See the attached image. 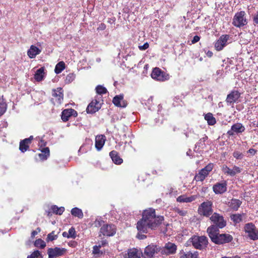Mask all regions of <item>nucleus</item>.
I'll list each match as a JSON object with an SVG mask.
<instances>
[{
    "instance_id": "obj_1",
    "label": "nucleus",
    "mask_w": 258,
    "mask_h": 258,
    "mask_svg": "<svg viewBox=\"0 0 258 258\" xmlns=\"http://www.w3.org/2000/svg\"><path fill=\"white\" fill-rule=\"evenodd\" d=\"M164 220L163 216H156L155 211L153 209L145 210L142 218L137 224V228L139 232L146 233L148 229H155Z\"/></svg>"
},
{
    "instance_id": "obj_2",
    "label": "nucleus",
    "mask_w": 258,
    "mask_h": 258,
    "mask_svg": "<svg viewBox=\"0 0 258 258\" xmlns=\"http://www.w3.org/2000/svg\"><path fill=\"white\" fill-rule=\"evenodd\" d=\"M247 24L246 14L244 11L236 13L233 17L232 24L238 28L244 26Z\"/></svg>"
},
{
    "instance_id": "obj_3",
    "label": "nucleus",
    "mask_w": 258,
    "mask_h": 258,
    "mask_svg": "<svg viewBox=\"0 0 258 258\" xmlns=\"http://www.w3.org/2000/svg\"><path fill=\"white\" fill-rule=\"evenodd\" d=\"M190 242L195 248L199 249L206 247L208 243L207 237L204 236H194L190 238Z\"/></svg>"
},
{
    "instance_id": "obj_4",
    "label": "nucleus",
    "mask_w": 258,
    "mask_h": 258,
    "mask_svg": "<svg viewBox=\"0 0 258 258\" xmlns=\"http://www.w3.org/2000/svg\"><path fill=\"white\" fill-rule=\"evenodd\" d=\"M244 231L246 236L250 239L255 240L258 239V231L252 223L245 224L243 227Z\"/></svg>"
},
{
    "instance_id": "obj_5",
    "label": "nucleus",
    "mask_w": 258,
    "mask_h": 258,
    "mask_svg": "<svg viewBox=\"0 0 258 258\" xmlns=\"http://www.w3.org/2000/svg\"><path fill=\"white\" fill-rule=\"evenodd\" d=\"M212 205L211 201L203 202L198 208L199 214L205 217H209L213 212Z\"/></svg>"
},
{
    "instance_id": "obj_6",
    "label": "nucleus",
    "mask_w": 258,
    "mask_h": 258,
    "mask_svg": "<svg viewBox=\"0 0 258 258\" xmlns=\"http://www.w3.org/2000/svg\"><path fill=\"white\" fill-rule=\"evenodd\" d=\"M177 250L176 245L171 242H167L162 248H160V252L162 255H168L174 254Z\"/></svg>"
},
{
    "instance_id": "obj_7",
    "label": "nucleus",
    "mask_w": 258,
    "mask_h": 258,
    "mask_svg": "<svg viewBox=\"0 0 258 258\" xmlns=\"http://www.w3.org/2000/svg\"><path fill=\"white\" fill-rule=\"evenodd\" d=\"M151 77L157 81H164L169 79V76L158 68H154L151 73Z\"/></svg>"
},
{
    "instance_id": "obj_8",
    "label": "nucleus",
    "mask_w": 258,
    "mask_h": 258,
    "mask_svg": "<svg viewBox=\"0 0 258 258\" xmlns=\"http://www.w3.org/2000/svg\"><path fill=\"white\" fill-rule=\"evenodd\" d=\"M213 164H209L199 172V173L195 176V179L197 181H203L205 179L206 177L209 174V172L213 169Z\"/></svg>"
},
{
    "instance_id": "obj_9",
    "label": "nucleus",
    "mask_w": 258,
    "mask_h": 258,
    "mask_svg": "<svg viewBox=\"0 0 258 258\" xmlns=\"http://www.w3.org/2000/svg\"><path fill=\"white\" fill-rule=\"evenodd\" d=\"M210 220L219 228H222L226 226V222L222 216L214 213L210 218Z\"/></svg>"
},
{
    "instance_id": "obj_10",
    "label": "nucleus",
    "mask_w": 258,
    "mask_h": 258,
    "mask_svg": "<svg viewBox=\"0 0 258 258\" xmlns=\"http://www.w3.org/2000/svg\"><path fill=\"white\" fill-rule=\"evenodd\" d=\"M100 232L104 236H112L116 233V228L112 224H104L100 228Z\"/></svg>"
},
{
    "instance_id": "obj_11",
    "label": "nucleus",
    "mask_w": 258,
    "mask_h": 258,
    "mask_svg": "<svg viewBox=\"0 0 258 258\" xmlns=\"http://www.w3.org/2000/svg\"><path fill=\"white\" fill-rule=\"evenodd\" d=\"M232 240V237L229 234H218L215 238H214L212 240L213 242L216 244H223L230 242Z\"/></svg>"
},
{
    "instance_id": "obj_12",
    "label": "nucleus",
    "mask_w": 258,
    "mask_h": 258,
    "mask_svg": "<svg viewBox=\"0 0 258 258\" xmlns=\"http://www.w3.org/2000/svg\"><path fill=\"white\" fill-rule=\"evenodd\" d=\"M229 38L228 35H222L215 43V48L216 50L220 51L226 45L227 41Z\"/></svg>"
},
{
    "instance_id": "obj_13",
    "label": "nucleus",
    "mask_w": 258,
    "mask_h": 258,
    "mask_svg": "<svg viewBox=\"0 0 258 258\" xmlns=\"http://www.w3.org/2000/svg\"><path fill=\"white\" fill-rule=\"evenodd\" d=\"M222 170L225 174L233 176L236 174L240 173L242 169L235 165L230 169L227 165H224L222 167Z\"/></svg>"
},
{
    "instance_id": "obj_14",
    "label": "nucleus",
    "mask_w": 258,
    "mask_h": 258,
    "mask_svg": "<svg viewBox=\"0 0 258 258\" xmlns=\"http://www.w3.org/2000/svg\"><path fill=\"white\" fill-rule=\"evenodd\" d=\"M64 253V249L57 247L55 248H49L47 250L48 258H56L62 255Z\"/></svg>"
},
{
    "instance_id": "obj_15",
    "label": "nucleus",
    "mask_w": 258,
    "mask_h": 258,
    "mask_svg": "<svg viewBox=\"0 0 258 258\" xmlns=\"http://www.w3.org/2000/svg\"><path fill=\"white\" fill-rule=\"evenodd\" d=\"M160 252V248L155 245H149L144 250V255L146 258H152L155 253Z\"/></svg>"
},
{
    "instance_id": "obj_16",
    "label": "nucleus",
    "mask_w": 258,
    "mask_h": 258,
    "mask_svg": "<svg viewBox=\"0 0 258 258\" xmlns=\"http://www.w3.org/2000/svg\"><path fill=\"white\" fill-rule=\"evenodd\" d=\"M213 189L216 194H221L225 192L227 190L226 182L223 181L216 183L213 186Z\"/></svg>"
},
{
    "instance_id": "obj_17",
    "label": "nucleus",
    "mask_w": 258,
    "mask_h": 258,
    "mask_svg": "<svg viewBox=\"0 0 258 258\" xmlns=\"http://www.w3.org/2000/svg\"><path fill=\"white\" fill-rule=\"evenodd\" d=\"M52 96L55 98L57 103L61 104L63 100V90L62 88H57L54 89L52 92Z\"/></svg>"
},
{
    "instance_id": "obj_18",
    "label": "nucleus",
    "mask_w": 258,
    "mask_h": 258,
    "mask_svg": "<svg viewBox=\"0 0 258 258\" xmlns=\"http://www.w3.org/2000/svg\"><path fill=\"white\" fill-rule=\"evenodd\" d=\"M101 107L100 104L96 100H93L88 106L86 111L88 113H93L97 111Z\"/></svg>"
},
{
    "instance_id": "obj_19",
    "label": "nucleus",
    "mask_w": 258,
    "mask_h": 258,
    "mask_svg": "<svg viewBox=\"0 0 258 258\" xmlns=\"http://www.w3.org/2000/svg\"><path fill=\"white\" fill-rule=\"evenodd\" d=\"M245 130L244 126L240 123H237L233 124L231 128V130L228 131L227 133L230 136H233L234 133H241Z\"/></svg>"
},
{
    "instance_id": "obj_20",
    "label": "nucleus",
    "mask_w": 258,
    "mask_h": 258,
    "mask_svg": "<svg viewBox=\"0 0 258 258\" xmlns=\"http://www.w3.org/2000/svg\"><path fill=\"white\" fill-rule=\"evenodd\" d=\"M240 94L237 91H233L227 95L226 102L229 104H233L236 102L240 97Z\"/></svg>"
},
{
    "instance_id": "obj_21",
    "label": "nucleus",
    "mask_w": 258,
    "mask_h": 258,
    "mask_svg": "<svg viewBox=\"0 0 258 258\" xmlns=\"http://www.w3.org/2000/svg\"><path fill=\"white\" fill-rule=\"evenodd\" d=\"M114 105L119 107H125L127 105L126 102L123 100V95L120 94L115 96L112 100Z\"/></svg>"
},
{
    "instance_id": "obj_22",
    "label": "nucleus",
    "mask_w": 258,
    "mask_h": 258,
    "mask_svg": "<svg viewBox=\"0 0 258 258\" xmlns=\"http://www.w3.org/2000/svg\"><path fill=\"white\" fill-rule=\"evenodd\" d=\"M64 212V208L61 207L58 208L55 205L51 206V208L47 211H46V213L48 216H51L52 214H55L57 215H61Z\"/></svg>"
},
{
    "instance_id": "obj_23",
    "label": "nucleus",
    "mask_w": 258,
    "mask_h": 258,
    "mask_svg": "<svg viewBox=\"0 0 258 258\" xmlns=\"http://www.w3.org/2000/svg\"><path fill=\"white\" fill-rule=\"evenodd\" d=\"M106 141V137L104 135L97 136L95 138V147L98 151H100Z\"/></svg>"
},
{
    "instance_id": "obj_24",
    "label": "nucleus",
    "mask_w": 258,
    "mask_h": 258,
    "mask_svg": "<svg viewBox=\"0 0 258 258\" xmlns=\"http://www.w3.org/2000/svg\"><path fill=\"white\" fill-rule=\"evenodd\" d=\"M142 255V251L135 248L128 249L127 252L128 258H141Z\"/></svg>"
},
{
    "instance_id": "obj_25",
    "label": "nucleus",
    "mask_w": 258,
    "mask_h": 258,
    "mask_svg": "<svg viewBox=\"0 0 258 258\" xmlns=\"http://www.w3.org/2000/svg\"><path fill=\"white\" fill-rule=\"evenodd\" d=\"M197 197V195H193L187 197L186 195H183L178 197L176 201L179 203H189L195 201Z\"/></svg>"
},
{
    "instance_id": "obj_26",
    "label": "nucleus",
    "mask_w": 258,
    "mask_h": 258,
    "mask_svg": "<svg viewBox=\"0 0 258 258\" xmlns=\"http://www.w3.org/2000/svg\"><path fill=\"white\" fill-rule=\"evenodd\" d=\"M40 52L41 50L39 48L34 45H31L29 49L28 50L27 54L30 58H33Z\"/></svg>"
},
{
    "instance_id": "obj_27",
    "label": "nucleus",
    "mask_w": 258,
    "mask_h": 258,
    "mask_svg": "<svg viewBox=\"0 0 258 258\" xmlns=\"http://www.w3.org/2000/svg\"><path fill=\"white\" fill-rule=\"evenodd\" d=\"M207 232L209 237L212 240L219 233L218 227L215 225L211 226L207 229Z\"/></svg>"
},
{
    "instance_id": "obj_28",
    "label": "nucleus",
    "mask_w": 258,
    "mask_h": 258,
    "mask_svg": "<svg viewBox=\"0 0 258 258\" xmlns=\"http://www.w3.org/2000/svg\"><path fill=\"white\" fill-rule=\"evenodd\" d=\"M109 155L112 161L116 164H120L123 161L122 159L118 156L117 152L115 151L110 152Z\"/></svg>"
},
{
    "instance_id": "obj_29",
    "label": "nucleus",
    "mask_w": 258,
    "mask_h": 258,
    "mask_svg": "<svg viewBox=\"0 0 258 258\" xmlns=\"http://www.w3.org/2000/svg\"><path fill=\"white\" fill-rule=\"evenodd\" d=\"M44 76V69L40 68L37 70L34 75V79L38 82H40L43 79Z\"/></svg>"
},
{
    "instance_id": "obj_30",
    "label": "nucleus",
    "mask_w": 258,
    "mask_h": 258,
    "mask_svg": "<svg viewBox=\"0 0 258 258\" xmlns=\"http://www.w3.org/2000/svg\"><path fill=\"white\" fill-rule=\"evenodd\" d=\"M50 155L49 149L48 147H45L41 150V153L38 154L39 158L41 160H45Z\"/></svg>"
},
{
    "instance_id": "obj_31",
    "label": "nucleus",
    "mask_w": 258,
    "mask_h": 258,
    "mask_svg": "<svg viewBox=\"0 0 258 258\" xmlns=\"http://www.w3.org/2000/svg\"><path fill=\"white\" fill-rule=\"evenodd\" d=\"M71 214L76 217L82 219L83 217V213L81 209L78 208H74L71 211Z\"/></svg>"
},
{
    "instance_id": "obj_32",
    "label": "nucleus",
    "mask_w": 258,
    "mask_h": 258,
    "mask_svg": "<svg viewBox=\"0 0 258 258\" xmlns=\"http://www.w3.org/2000/svg\"><path fill=\"white\" fill-rule=\"evenodd\" d=\"M77 112L73 109H66V121L71 117H75L77 116Z\"/></svg>"
},
{
    "instance_id": "obj_33",
    "label": "nucleus",
    "mask_w": 258,
    "mask_h": 258,
    "mask_svg": "<svg viewBox=\"0 0 258 258\" xmlns=\"http://www.w3.org/2000/svg\"><path fill=\"white\" fill-rule=\"evenodd\" d=\"M245 216L244 214H232L230 216L231 220L233 221L235 224L239 223L242 221L243 217Z\"/></svg>"
},
{
    "instance_id": "obj_34",
    "label": "nucleus",
    "mask_w": 258,
    "mask_h": 258,
    "mask_svg": "<svg viewBox=\"0 0 258 258\" xmlns=\"http://www.w3.org/2000/svg\"><path fill=\"white\" fill-rule=\"evenodd\" d=\"M241 202L239 200L232 199L230 202H229V207L234 210H237L241 205Z\"/></svg>"
},
{
    "instance_id": "obj_35",
    "label": "nucleus",
    "mask_w": 258,
    "mask_h": 258,
    "mask_svg": "<svg viewBox=\"0 0 258 258\" xmlns=\"http://www.w3.org/2000/svg\"><path fill=\"white\" fill-rule=\"evenodd\" d=\"M205 119L209 125H212L216 123V119L211 113L206 114L205 116Z\"/></svg>"
},
{
    "instance_id": "obj_36",
    "label": "nucleus",
    "mask_w": 258,
    "mask_h": 258,
    "mask_svg": "<svg viewBox=\"0 0 258 258\" xmlns=\"http://www.w3.org/2000/svg\"><path fill=\"white\" fill-rule=\"evenodd\" d=\"M30 144L28 142L24 141V140L21 141L20 143L19 149L20 150L24 153L26 152L29 147Z\"/></svg>"
},
{
    "instance_id": "obj_37",
    "label": "nucleus",
    "mask_w": 258,
    "mask_h": 258,
    "mask_svg": "<svg viewBox=\"0 0 258 258\" xmlns=\"http://www.w3.org/2000/svg\"><path fill=\"white\" fill-rule=\"evenodd\" d=\"M64 69V62L62 61L59 62L55 66V73L57 74L61 73Z\"/></svg>"
},
{
    "instance_id": "obj_38",
    "label": "nucleus",
    "mask_w": 258,
    "mask_h": 258,
    "mask_svg": "<svg viewBox=\"0 0 258 258\" xmlns=\"http://www.w3.org/2000/svg\"><path fill=\"white\" fill-rule=\"evenodd\" d=\"M7 110V104L2 97H0V116H2Z\"/></svg>"
},
{
    "instance_id": "obj_39",
    "label": "nucleus",
    "mask_w": 258,
    "mask_h": 258,
    "mask_svg": "<svg viewBox=\"0 0 258 258\" xmlns=\"http://www.w3.org/2000/svg\"><path fill=\"white\" fill-rule=\"evenodd\" d=\"M76 231L75 230V229L73 227L69 229L67 234L66 233V237H67L68 238H71L74 239L76 238Z\"/></svg>"
},
{
    "instance_id": "obj_40",
    "label": "nucleus",
    "mask_w": 258,
    "mask_h": 258,
    "mask_svg": "<svg viewBox=\"0 0 258 258\" xmlns=\"http://www.w3.org/2000/svg\"><path fill=\"white\" fill-rule=\"evenodd\" d=\"M34 245L38 248H43L46 246V243L44 241L39 238L35 240Z\"/></svg>"
},
{
    "instance_id": "obj_41",
    "label": "nucleus",
    "mask_w": 258,
    "mask_h": 258,
    "mask_svg": "<svg viewBox=\"0 0 258 258\" xmlns=\"http://www.w3.org/2000/svg\"><path fill=\"white\" fill-rule=\"evenodd\" d=\"M57 238V235L55 234L54 231H52L47 235V237L46 238V241L47 242H49L50 241H52L53 240L56 239Z\"/></svg>"
},
{
    "instance_id": "obj_42",
    "label": "nucleus",
    "mask_w": 258,
    "mask_h": 258,
    "mask_svg": "<svg viewBox=\"0 0 258 258\" xmlns=\"http://www.w3.org/2000/svg\"><path fill=\"white\" fill-rule=\"evenodd\" d=\"M101 247V246L100 244L99 245L94 246L93 247V254L97 255V256H100L102 254V252H101L100 251V248Z\"/></svg>"
},
{
    "instance_id": "obj_43",
    "label": "nucleus",
    "mask_w": 258,
    "mask_h": 258,
    "mask_svg": "<svg viewBox=\"0 0 258 258\" xmlns=\"http://www.w3.org/2000/svg\"><path fill=\"white\" fill-rule=\"evenodd\" d=\"M27 258H43V256L39 251L35 250L30 255H28Z\"/></svg>"
},
{
    "instance_id": "obj_44",
    "label": "nucleus",
    "mask_w": 258,
    "mask_h": 258,
    "mask_svg": "<svg viewBox=\"0 0 258 258\" xmlns=\"http://www.w3.org/2000/svg\"><path fill=\"white\" fill-rule=\"evenodd\" d=\"M96 91L98 94H105L107 92V89L102 86L98 85L96 87Z\"/></svg>"
},
{
    "instance_id": "obj_45",
    "label": "nucleus",
    "mask_w": 258,
    "mask_h": 258,
    "mask_svg": "<svg viewBox=\"0 0 258 258\" xmlns=\"http://www.w3.org/2000/svg\"><path fill=\"white\" fill-rule=\"evenodd\" d=\"M190 251L184 252L183 250L180 251L179 254L180 258H191Z\"/></svg>"
},
{
    "instance_id": "obj_46",
    "label": "nucleus",
    "mask_w": 258,
    "mask_h": 258,
    "mask_svg": "<svg viewBox=\"0 0 258 258\" xmlns=\"http://www.w3.org/2000/svg\"><path fill=\"white\" fill-rule=\"evenodd\" d=\"M233 156L235 159L239 160L242 159L243 157V154L238 151H235L233 153Z\"/></svg>"
},
{
    "instance_id": "obj_47",
    "label": "nucleus",
    "mask_w": 258,
    "mask_h": 258,
    "mask_svg": "<svg viewBox=\"0 0 258 258\" xmlns=\"http://www.w3.org/2000/svg\"><path fill=\"white\" fill-rule=\"evenodd\" d=\"M75 79V75L73 74L68 75L66 79V83H69L73 81Z\"/></svg>"
},
{
    "instance_id": "obj_48",
    "label": "nucleus",
    "mask_w": 258,
    "mask_h": 258,
    "mask_svg": "<svg viewBox=\"0 0 258 258\" xmlns=\"http://www.w3.org/2000/svg\"><path fill=\"white\" fill-rule=\"evenodd\" d=\"M149 47V44L148 42L145 43L143 45H139V48L140 50H145L148 48Z\"/></svg>"
},
{
    "instance_id": "obj_49",
    "label": "nucleus",
    "mask_w": 258,
    "mask_h": 258,
    "mask_svg": "<svg viewBox=\"0 0 258 258\" xmlns=\"http://www.w3.org/2000/svg\"><path fill=\"white\" fill-rule=\"evenodd\" d=\"M176 213H177L179 215L182 216H184L186 215L187 212L184 210H181L180 209H177L176 210Z\"/></svg>"
},
{
    "instance_id": "obj_50",
    "label": "nucleus",
    "mask_w": 258,
    "mask_h": 258,
    "mask_svg": "<svg viewBox=\"0 0 258 258\" xmlns=\"http://www.w3.org/2000/svg\"><path fill=\"white\" fill-rule=\"evenodd\" d=\"M40 231V228H37L36 229V230H34L31 233V237L32 238H33L34 237H35V236L36 235H37L38 234V232H39Z\"/></svg>"
},
{
    "instance_id": "obj_51",
    "label": "nucleus",
    "mask_w": 258,
    "mask_h": 258,
    "mask_svg": "<svg viewBox=\"0 0 258 258\" xmlns=\"http://www.w3.org/2000/svg\"><path fill=\"white\" fill-rule=\"evenodd\" d=\"M200 37L198 35H196L194 37L192 40H191V43L192 44L196 43L198 42L200 40Z\"/></svg>"
},
{
    "instance_id": "obj_52",
    "label": "nucleus",
    "mask_w": 258,
    "mask_h": 258,
    "mask_svg": "<svg viewBox=\"0 0 258 258\" xmlns=\"http://www.w3.org/2000/svg\"><path fill=\"white\" fill-rule=\"evenodd\" d=\"M256 150L254 149H252V148H251L250 149H249L247 152L249 154H250L252 156H253L256 153Z\"/></svg>"
},
{
    "instance_id": "obj_53",
    "label": "nucleus",
    "mask_w": 258,
    "mask_h": 258,
    "mask_svg": "<svg viewBox=\"0 0 258 258\" xmlns=\"http://www.w3.org/2000/svg\"><path fill=\"white\" fill-rule=\"evenodd\" d=\"M190 257L191 258H199L198 252L197 251H195L194 253L191 252Z\"/></svg>"
},
{
    "instance_id": "obj_54",
    "label": "nucleus",
    "mask_w": 258,
    "mask_h": 258,
    "mask_svg": "<svg viewBox=\"0 0 258 258\" xmlns=\"http://www.w3.org/2000/svg\"><path fill=\"white\" fill-rule=\"evenodd\" d=\"M137 237L139 239H144L146 238V236L144 234L138 233L137 235Z\"/></svg>"
},
{
    "instance_id": "obj_55",
    "label": "nucleus",
    "mask_w": 258,
    "mask_h": 258,
    "mask_svg": "<svg viewBox=\"0 0 258 258\" xmlns=\"http://www.w3.org/2000/svg\"><path fill=\"white\" fill-rule=\"evenodd\" d=\"M33 139V137L32 136H31L29 138H26L24 139V141H26L27 142H28L30 144L31 143V141Z\"/></svg>"
},
{
    "instance_id": "obj_56",
    "label": "nucleus",
    "mask_w": 258,
    "mask_h": 258,
    "mask_svg": "<svg viewBox=\"0 0 258 258\" xmlns=\"http://www.w3.org/2000/svg\"><path fill=\"white\" fill-rule=\"evenodd\" d=\"M68 245L71 247H75L77 245V242L75 241H72L68 243Z\"/></svg>"
},
{
    "instance_id": "obj_57",
    "label": "nucleus",
    "mask_w": 258,
    "mask_h": 258,
    "mask_svg": "<svg viewBox=\"0 0 258 258\" xmlns=\"http://www.w3.org/2000/svg\"><path fill=\"white\" fill-rule=\"evenodd\" d=\"M105 28H106L105 25L104 24L101 23L99 25V27H98V29L103 30L105 29Z\"/></svg>"
},
{
    "instance_id": "obj_58",
    "label": "nucleus",
    "mask_w": 258,
    "mask_h": 258,
    "mask_svg": "<svg viewBox=\"0 0 258 258\" xmlns=\"http://www.w3.org/2000/svg\"><path fill=\"white\" fill-rule=\"evenodd\" d=\"M38 139H39L40 141V142L39 143V145L42 147V146H45V143L42 140V139H40L39 137L38 138Z\"/></svg>"
},
{
    "instance_id": "obj_59",
    "label": "nucleus",
    "mask_w": 258,
    "mask_h": 258,
    "mask_svg": "<svg viewBox=\"0 0 258 258\" xmlns=\"http://www.w3.org/2000/svg\"><path fill=\"white\" fill-rule=\"evenodd\" d=\"M253 21L255 24H258V15L254 17Z\"/></svg>"
},
{
    "instance_id": "obj_60",
    "label": "nucleus",
    "mask_w": 258,
    "mask_h": 258,
    "mask_svg": "<svg viewBox=\"0 0 258 258\" xmlns=\"http://www.w3.org/2000/svg\"><path fill=\"white\" fill-rule=\"evenodd\" d=\"M206 54L209 57H211L213 55V52L210 50H208L207 52H206Z\"/></svg>"
},
{
    "instance_id": "obj_61",
    "label": "nucleus",
    "mask_w": 258,
    "mask_h": 258,
    "mask_svg": "<svg viewBox=\"0 0 258 258\" xmlns=\"http://www.w3.org/2000/svg\"><path fill=\"white\" fill-rule=\"evenodd\" d=\"M61 118L63 121H64V110H63L61 112Z\"/></svg>"
},
{
    "instance_id": "obj_62",
    "label": "nucleus",
    "mask_w": 258,
    "mask_h": 258,
    "mask_svg": "<svg viewBox=\"0 0 258 258\" xmlns=\"http://www.w3.org/2000/svg\"><path fill=\"white\" fill-rule=\"evenodd\" d=\"M107 244V242L106 241H102L101 246H104Z\"/></svg>"
},
{
    "instance_id": "obj_63",
    "label": "nucleus",
    "mask_w": 258,
    "mask_h": 258,
    "mask_svg": "<svg viewBox=\"0 0 258 258\" xmlns=\"http://www.w3.org/2000/svg\"><path fill=\"white\" fill-rule=\"evenodd\" d=\"M62 235L64 237V235H65V234H64V232H62Z\"/></svg>"
}]
</instances>
